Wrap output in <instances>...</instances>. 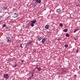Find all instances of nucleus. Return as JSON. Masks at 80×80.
Returning <instances> with one entry per match:
<instances>
[{"instance_id": "f257e3e1", "label": "nucleus", "mask_w": 80, "mask_h": 80, "mask_svg": "<svg viewBox=\"0 0 80 80\" xmlns=\"http://www.w3.org/2000/svg\"><path fill=\"white\" fill-rule=\"evenodd\" d=\"M37 22V21L36 20H34L33 21H32L31 22V26L33 27L34 26V24Z\"/></svg>"}, {"instance_id": "f03ea898", "label": "nucleus", "mask_w": 80, "mask_h": 80, "mask_svg": "<svg viewBox=\"0 0 80 80\" xmlns=\"http://www.w3.org/2000/svg\"><path fill=\"white\" fill-rule=\"evenodd\" d=\"M3 78L6 79H8V78H9V75L8 74H6L4 75Z\"/></svg>"}, {"instance_id": "7ed1b4c3", "label": "nucleus", "mask_w": 80, "mask_h": 80, "mask_svg": "<svg viewBox=\"0 0 80 80\" xmlns=\"http://www.w3.org/2000/svg\"><path fill=\"white\" fill-rule=\"evenodd\" d=\"M18 17V14L17 13H14L12 14V17L13 18H16Z\"/></svg>"}, {"instance_id": "20e7f679", "label": "nucleus", "mask_w": 80, "mask_h": 80, "mask_svg": "<svg viewBox=\"0 0 80 80\" xmlns=\"http://www.w3.org/2000/svg\"><path fill=\"white\" fill-rule=\"evenodd\" d=\"M33 1L37 3H41V0H33Z\"/></svg>"}, {"instance_id": "39448f33", "label": "nucleus", "mask_w": 80, "mask_h": 80, "mask_svg": "<svg viewBox=\"0 0 80 80\" xmlns=\"http://www.w3.org/2000/svg\"><path fill=\"white\" fill-rule=\"evenodd\" d=\"M7 43H9V42H10L11 41V38H10V37H7Z\"/></svg>"}, {"instance_id": "423d86ee", "label": "nucleus", "mask_w": 80, "mask_h": 80, "mask_svg": "<svg viewBox=\"0 0 80 80\" xmlns=\"http://www.w3.org/2000/svg\"><path fill=\"white\" fill-rule=\"evenodd\" d=\"M56 11L57 13H60V12H61V9H57L56 10Z\"/></svg>"}, {"instance_id": "0eeeda50", "label": "nucleus", "mask_w": 80, "mask_h": 80, "mask_svg": "<svg viewBox=\"0 0 80 80\" xmlns=\"http://www.w3.org/2000/svg\"><path fill=\"white\" fill-rule=\"evenodd\" d=\"M47 38H44L42 39V43H43L45 42V40H46Z\"/></svg>"}, {"instance_id": "6e6552de", "label": "nucleus", "mask_w": 80, "mask_h": 80, "mask_svg": "<svg viewBox=\"0 0 80 80\" xmlns=\"http://www.w3.org/2000/svg\"><path fill=\"white\" fill-rule=\"evenodd\" d=\"M45 28L46 29H48V28H49V27H48V26L46 25L45 26Z\"/></svg>"}, {"instance_id": "1a4fd4ad", "label": "nucleus", "mask_w": 80, "mask_h": 80, "mask_svg": "<svg viewBox=\"0 0 80 80\" xmlns=\"http://www.w3.org/2000/svg\"><path fill=\"white\" fill-rule=\"evenodd\" d=\"M64 32H67L68 31V29H65L63 30Z\"/></svg>"}, {"instance_id": "9d476101", "label": "nucleus", "mask_w": 80, "mask_h": 80, "mask_svg": "<svg viewBox=\"0 0 80 80\" xmlns=\"http://www.w3.org/2000/svg\"><path fill=\"white\" fill-rule=\"evenodd\" d=\"M66 36L67 37H68L69 36V34H68V33H66Z\"/></svg>"}, {"instance_id": "9b49d317", "label": "nucleus", "mask_w": 80, "mask_h": 80, "mask_svg": "<svg viewBox=\"0 0 80 80\" xmlns=\"http://www.w3.org/2000/svg\"><path fill=\"white\" fill-rule=\"evenodd\" d=\"M42 39V38L41 37H39L38 38V40H41Z\"/></svg>"}, {"instance_id": "f8f14e48", "label": "nucleus", "mask_w": 80, "mask_h": 80, "mask_svg": "<svg viewBox=\"0 0 80 80\" xmlns=\"http://www.w3.org/2000/svg\"><path fill=\"white\" fill-rule=\"evenodd\" d=\"M37 69H38V71H40L41 70V68L40 67L39 68H37Z\"/></svg>"}, {"instance_id": "ddd939ff", "label": "nucleus", "mask_w": 80, "mask_h": 80, "mask_svg": "<svg viewBox=\"0 0 80 80\" xmlns=\"http://www.w3.org/2000/svg\"><path fill=\"white\" fill-rule=\"evenodd\" d=\"M68 44H66L65 45H64V47H65L66 48H67V47H68Z\"/></svg>"}, {"instance_id": "4468645a", "label": "nucleus", "mask_w": 80, "mask_h": 80, "mask_svg": "<svg viewBox=\"0 0 80 80\" xmlns=\"http://www.w3.org/2000/svg\"><path fill=\"white\" fill-rule=\"evenodd\" d=\"M78 30H79V29L75 30L74 31V33H75V32H76L77 31H78Z\"/></svg>"}, {"instance_id": "2eb2a0df", "label": "nucleus", "mask_w": 80, "mask_h": 80, "mask_svg": "<svg viewBox=\"0 0 80 80\" xmlns=\"http://www.w3.org/2000/svg\"><path fill=\"white\" fill-rule=\"evenodd\" d=\"M3 8L4 9H5V10H6L7 8V7H5V6H4L3 7Z\"/></svg>"}, {"instance_id": "dca6fc26", "label": "nucleus", "mask_w": 80, "mask_h": 80, "mask_svg": "<svg viewBox=\"0 0 80 80\" xmlns=\"http://www.w3.org/2000/svg\"><path fill=\"white\" fill-rule=\"evenodd\" d=\"M33 72H32V75L31 77H30L29 78H33V77H33Z\"/></svg>"}, {"instance_id": "f3484780", "label": "nucleus", "mask_w": 80, "mask_h": 80, "mask_svg": "<svg viewBox=\"0 0 80 80\" xmlns=\"http://www.w3.org/2000/svg\"><path fill=\"white\" fill-rule=\"evenodd\" d=\"M60 27H63V24H62V23H61L59 24Z\"/></svg>"}, {"instance_id": "a211bd4d", "label": "nucleus", "mask_w": 80, "mask_h": 80, "mask_svg": "<svg viewBox=\"0 0 80 80\" xmlns=\"http://www.w3.org/2000/svg\"><path fill=\"white\" fill-rule=\"evenodd\" d=\"M6 27V25L4 24L3 25V27Z\"/></svg>"}, {"instance_id": "6ab92c4d", "label": "nucleus", "mask_w": 80, "mask_h": 80, "mask_svg": "<svg viewBox=\"0 0 80 80\" xmlns=\"http://www.w3.org/2000/svg\"><path fill=\"white\" fill-rule=\"evenodd\" d=\"M20 47H21V48H23V47H22V44H20Z\"/></svg>"}, {"instance_id": "aec40b11", "label": "nucleus", "mask_w": 80, "mask_h": 80, "mask_svg": "<svg viewBox=\"0 0 80 80\" xmlns=\"http://www.w3.org/2000/svg\"><path fill=\"white\" fill-rule=\"evenodd\" d=\"M17 64H16L15 65H14V67H17Z\"/></svg>"}, {"instance_id": "412c9836", "label": "nucleus", "mask_w": 80, "mask_h": 80, "mask_svg": "<svg viewBox=\"0 0 80 80\" xmlns=\"http://www.w3.org/2000/svg\"><path fill=\"white\" fill-rule=\"evenodd\" d=\"M34 52H36V50L35 49H34L33 50Z\"/></svg>"}, {"instance_id": "4be33fe9", "label": "nucleus", "mask_w": 80, "mask_h": 80, "mask_svg": "<svg viewBox=\"0 0 80 80\" xmlns=\"http://www.w3.org/2000/svg\"><path fill=\"white\" fill-rule=\"evenodd\" d=\"M21 62H24V60H22Z\"/></svg>"}, {"instance_id": "5701e85b", "label": "nucleus", "mask_w": 80, "mask_h": 80, "mask_svg": "<svg viewBox=\"0 0 80 80\" xmlns=\"http://www.w3.org/2000/svg\"><path fill=\"white\" fill-rule=\"evenodd\" d=\"M80 5L78 4L76 5V6H79Z\"/></svg>"}, {"instance_id": "b1692460", "label": "nucleus", "mask_w": 80, "mask_h": 80, "mask_svg": "<svg viewBox=\"0 0 80 80\" xmlns=\"http://www.w3.org/2000/svg\"><path fill=\"white\" fill-rule=\"evenodd\" d=\"M74 77H77V75H74Z\"/></svg>"}, {"instance_id": "393cba45", "label": "nucleus", "mask_w": 80, "mask_h": 80, "mask_svg": "<svg viewBox=\"0 0 80 80\" xmlns=\"http://www.w3.org/2000/svg\"><path fill=\"white\" fill-rule=\"evenodd\" d=\"M76 52H77V53H78V50H77L76 51Z\"/></svg>"}, {"instance_id": "a878e982", "label": "nucleus", "mask_w": 80, "mask_h": 80, "mask_svg": "<svg viewBox=\"0 0 80 80\" xmlns=\"http://www.w3.org/2000/svg\"><path fill=\"white\" fill-rule=\"evenodd\" d=\"M74 39L75 40H77L76 38H75Z\"/></svg>"}, {"instance_id": "bb28decb", "label": "nucleus", "mask_w": 80, "mask_h": 80, "mask_svg": "<svg viewBox=\"0 0 80 80\" xmlns=\"http://www.w3.org/2000/svg\"><path fill=\"white\" fill-rule=\"evenodd\" d=\"M79 68L80 69V66H79Z\"/></svg>"}]
</instances>
